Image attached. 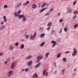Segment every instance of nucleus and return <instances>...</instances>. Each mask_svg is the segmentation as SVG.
<instances>
[{
  "label": "nucleus",
  "mask_w": 78,
  "mask_h": 78,
  "mask_svg": "<svg viewBox=\"0 0 78 78\" xmlns=\"http://www.w3.org/2000/svg\"><path fill=\"white\" fill-rule=\"evenodd\" d=\"M47 70L46 69H44L43 72V75L44 76H48V73H46Z\"/></svg>",
  "instance_id": "obj_1"
},
{
  "label": "nucleus",
  "mask_w": 78,
  "mask_h": 78,
  "mask_svg": "<svg viewBox=\"0 0 78 78\" xmlns=\"http://www.w3.org/2000/svg\"><path fill=\"white\" fill-rule=\"evenodd\" d=\"M77 54V51L76 50V49H74V51L72 53L73 56H75Z\"/></svg>",
  "instance_id": "obj_2"
},
{
  "label": "nucleus",
  "mask_w": 78,
  "mask_h": 78,
  "mask_svg": "<svg viewBox=\"0 0 78 78\" xmlns=\"http://www.w3.org/2000/svg\"><path fill=\"white\" fill-rule=\"evenodd\" d=\"M37 62H39L40 59H42V56L41 55L38 56L37 58Z\"/></svg>",
  "instance_id": "obj_3"
},
{
  "label": "nucleus",
  "mask_w": 78,
  "mask_h": 78,
  "mask_svg": "<svg viewBox=\"0 0 78 78\" xmlns=\"http://www.w3.org/2000/svg\"><path fill=\"white\" fill-rule=\"evenodd\" d=\"M36 32H35L34 35H31L30 36V39L31 40H34V38L36 37Z\"/></svg>",
  "instance_id": "obj_4"
},
{
  "label": "nucleus",
  "mask_w": 78,
  "mask_h": 78,
  "mask_svg": "<svg viewBox=\"0 0 78 78\" xmlns=\"http://www.w3.org/2000/svg\"><path fill=\"white\" fill-rule=\"evenodd\" d=\"M13 72V70H11L9 72H8L7 73L8 74V77H10V76H11V75H12V73Z\"/></svg>",
  "instance_id": "obj_5"
},
{
  "label": "nucleus",
  "mask_w": 78,
  "mask_h": 78,
  "mask_svg": "<svg viewBox=\"0 0 78 78\" xmlns=\"http://www.w3.org/2000/svg\"><path fill=\"white\" fill-rule=\"evenodd\" d=\"M16 65V63H15L13 62L12 63L11 65V69H13L15 67V66Z\"/></svg>",
  "instance_id": "obj_6"
},
{
  "label": "nucleus",
  "mask_w": 78,
  "mask_h": 78,
  "mask_svg": "<svg viewBox=\"0 0 78 78\" xmlns=\"http://www.w3.org/2000/svg\"><path fill=\"white\" fill-rule=\"evenodd\" d=\"M67 12L68 13H71L72 12V9L69 7H68L67 8Z\"/></svg>",
  "instance_id": "obj_7"
},
{
  "label": "nucleus",
  "mask_w": 78,
  "mask_h": 78,
  "mask_svg": "<svg viewBox=\"0 0 78 78\" xmlns=\"http://www.w3.org/2000/svg\"><path fill=\"white\" fill-rule=\"evenodd\" d=\"M51 43L53 44H54L53 45H52V47L53 48H54V47H55V45H56V42H55L54 41H51Z\"/></svg>",
  "instance_id": "obj_8"
},
{
  "label": "nucleus",
  "mask_w": 78,
  "mask_h": 78,
  "mask_svg": "<svg viewBox=\"0 0 78 78\" xmlns=\"http://www.w3.org/2000/svg\"><path fill=\"white\" fill-rule=\"evenodd\" d=\"M33 61H29L27 63V65L28 66H31V65Z\"/></svg>",
  "instance_id": "obj_9"
},
{
  "label": "nucleus",
  "mask_w": 78,
  "mask_h": 78,
  "mask_svg": "<svg viewBox=\"0 0 78 78\" xmlns=\"http://www.w3.org/2000/svg\"><path fill=\"white\" fill-rule=\"evenodd\" d=\"M9 49L11 51H12V50H13V47H12V45H10L9 46Z\"/></svg>",
  "instance_id": "obj_10"
},
{
  "label": "nucleus",
  "mask_w": 78,
  "mask_h": 78,
  "mask_svg": "<svg viewBox=\"0 0 78 78\" xmlns=\"http://www.w3.org/2000/svg\"><path fill=\"white\" fill-rule=\"evenodd\" d=\"M14 15L16 17H18L19 16L18 14H17V12H15L14 13Z\"/></svg>",
  "instance_id": "obj_11"
},
{
  "label": "nucleus",
  "mask_w": 78,
  "mask_h": 78,
  "mask_svg": "<svg viewBox=\"0 0 78 78\" xmlns=\"http://www.w3.org/2000/svg\"><path fill=\"white\" fill-rule=\"evenodd\" d=\"M40 65H41V62H39L35 66V68H37V67H39V66H40Z\"/></svg>",
  "instance_id": "obj_12"
},
{
  "label": "nucleus",
  "mask_w": 78,
  "mask_h": 78,
  "mask_svg": "<svg viewBox=\"0 0 78 78\" xmlns=\"http://www.w3.org/2000/svg\"><path fill=\"white\" fill-rule=\"evenodd\" d=\"M3 18L4 19V21L6 23V21H7V20H6V16H5L3 17Z\"/></svg>",
  "instance_id": "obj_13"
},
{
  "label": "nucleus",
  "mask_w": 78,
  "mask_h": 78,
  "mask_svg": "<svg viewBox=\"0 0 78 78\" xmlns=\"http://www.w3.org/2000/svg\"><path fill=\"white\" fill-rule=\"evenodd\" d=\"M18 17L19 19H21V18H23V17H24V16L23 15H19L18 16Z\"/></svg>",
  "instance_id": "obj_14"
},
{
  "label": "nucleus",
  "mask_w": 78,
  "mask_h": 78,
  "mask_svg": "<svg viewBox=\"0 0 78 78\" xmlns=\"http://www.w3.org/2000/svg\"><path fill=\"white\" fill-rule=\"evenodd\" d=\"M26 20H27V18L25 16H24L23 19V22H25Z\"/></svg>",
  "instance_id": "obj_15"
},
{
  "label": "nucleus",
  "mask_w": 78,
  "mask_h": 78,
  "mask_svg": "<svg viewBox=\"0 0 78 78\" xmlns=\"http://www.w3.org/2000/svg\"><path fill=\"white\" fill-rule=\"evenodd\" d=\"M33 78H37V74L36 73H35L33 76Z\"/></svg>",
  "instance_id": "obj_16"
},
{
  "label": "nucleus",
  "mask_w": 78,
  "mask_h": 78,
  "mask_svg": "<svg viewBox=\"0 0 78 78\" xmlns=\"http://www.w3.org/2000/svg\"><path fill=\"white\" fill-rule=\"evenodd\" d=\"M32 8L33 9H35L36 8V4H34L32 6Z\"/></svg>",
  "instance_id": "obj_17"
},
{
  "label": "nucleus",
  "mask_w": 78,
  "mask_h": 78,
  "mask_svg": "<svg viewBox=\"0 0 78 78\" xmlns=\"http://www.w3.org/2000/svg\"><path fill=\"white\" fill-rule=\"evenodd\" d=\"M61 55V53H60L58 54L57 55V58H59Z\"/></svg>",
  "instance_id": "obj_18"
},
{
  "label": "nucleus",
  "mask_w": 78,
  "mask_h": 78,
  "mask_svg": "<svg viewBox=\"0 0 78 78\" xmlns=\"http://www.w3.org/2000/svg\"><path fill=\"white\" fill-rule=\"evenodd\" d=\"M5 28V26L4 25L1 26L0 28V30H3Z\"/></svg>",
  "instance_id": "obj_19"
},
{
  "label": "nucleus",
  "mask_w": 78,
  "mask_h": 78,
  "mask_svg": "<svg viewBox=\"0 0 78 78\" xmlns=\"http://www.w3.org/2000/svg\"><path fill=\"white\" fill-rule=\"evenodd\" d=\"M52 25V23L51 22H49L48 24L47 25L48 27H50Z\"/></svg>",
  "instance_id": "obj_20"
},
{
  "label": "nucleus",
  "mask_w": 78,
  "mask_h": 78,
  "mask_svg": "<svg viewBox=\"0 0 78 78\" xmlns=\"http://www.w3.org/2000/svg\"><path fill=\"white\" fill-rule=\"evenodd\" d=\"M47 9V7H46L42 9L40 11V12H42V11H45V9Z\"/></svg>",
  "instance_id": "obj_21"
},
{
  "label": "nucleus",
  "mask_w": 78,
  "mask_h": 78,
  "mask_svg": "<svg viewBox=\"0 0 78 78\" xmlns=\"http://www.w3.org/2000/svg\"><path fill=\"white\" fill-rule=\"evenodd\" d=\"M24 48V44H21V45L20 47V48H21V49H22L23 48Z\"/></svg>",
  "instance_id": "obj_22"
},
{
  "label": "nucleus",
  "mask_w": 78,
  "mask_h": 78,
  "mask_svg": "<svg viewBox=\"0 0 78 78\" xmlns=\"http://www.w3.org/2000/svg\"><path fill=\"white\" fill-rule=\"evenodd\" d=\"M50 53L48 52L46 54L45 56L46 58H48V55H49Z\"/></svg>",
  "instance_id": "obj_23"
},
{
  "label": "nucleus",
  "mask_w": 78,
  "mask_h": 78,
  "mask_svg": "<svg viewBox=\"0 0 78 78\" xmlns=\"http://www.w3.org/2000/svg\"><path fill=\"white\" fill-rule=\"evenodd\" d=\"M64 31L65 32H67V27H65V28H64Z\"/></svg>",
  "instance_id": "obj_24"
},
{
  "label": "nucleus",
  "mask_w": 78,
  "mask_h": 78,
  "mask_svg": "<svg viewBox=\"0 0 78 78\" xmlns=\"http://www.w3.org/2000/svg\"><path fill=\"white\" fill-rule=\"evenodd\" d=\"M66 70L65 69H64L62 70V75H64V72H65V71Z\"/></svg>",
  "instance_id": "obj_25"
},
{
  "label": "nucleus",
  "mask_w": 78,
  "mask_h": 78,
  "mask_svg": "<svg viewBox=\"0 0 78 78\" xmlns=\"http://www.w3.org/2000/svg\"><path fill=\"white\" fill-rule=\"evenodd\" d=\"M31 58V55H30L26 58L27 59H30Z\"/></svg>",
  "instance_id": "obj_26"
},
{
  "label": "nucleus",
  "mask_w": 78,
  "mask_h": 78,
  "mask_svg": "<svg viewBox=\"0 0 78 78\" xmlns=\"http://www.w3.org/2000/svg\"><path fill=\"white\" fill-rule=\"evenodd\" d=\"M45 44V42H43L42 43L40 44V46L42 47V46H44V45Z\"/></svg>",
  "instance_id": "obj_27"
},
{
  "label": "nucleus",
  "mask_w": 78,
  "mask_h": 78,
  "mask_svg": "<svg viewBox=\"0 0 78 78\" xmlns=\"http://www.w3.org/2000/svg\"><path fill=\"white\" fill-rule=\"evenodd\" d=\"M47 4V3H44L41 6V7L43 8H44L45 6Z\"/></svg>",
  "instance_id": "obj_28"
},
{
  "label": "nucleus",
  "mask_w": 78,
  "mask_h": 78,
  "mask_svg": "<svg viewBox=\"0 0 78 78\" xmlns=\"http://www.w3.org/2000/svg\"><path fill=\"white\" fill-rule=\"evenodd\" d=\"M62 61L64 62H66V61H67V59L66 58H64L62 59Z\"/></svg>",
  "instance_id": "obj_29"
},
{
  "label": "nucleus",
  "mask_w": 78,
  "mask_h": 78,
  "mask_svg": "<svg viewBox=\"0 0 78 78\" xmlns=\"http://www.w3.org/2000/svg\"><path fill=\"white\" fill-rule=\"evenodd\" d=\"M30 3V2L29 1H27V2L26 3H24L23 4V5H27V4H28Z\"/></svg>",
  "instance_id": "obj_30"
},
{
  "label": "nucleus",
  "mask_w": 78,
  "mask_h": 78,
  "mask_svg": "<svg viewBox=\"0 0 78 78\" xmlns=\"http://www.w3.org/2000/svg\"><path fill=\"white\" fill-rule=\"evenodd\" d=\"M4 8H8V5H5L4 6Z\"/></svg>",
  "instance_id": "obj_31"
},
{
  "label": "nucleus",
  "mask_w": 78,
  "mask_h": 78,
  "mask_svg": "<svg viewBox=\"0 0 78 78\" xmlns=\"http://www.w3.org/2000/svg\"><path fill=\"white\" fill-rule=\"evenodd\" d=\"M78 13V11H76L74 12V14H77Z\"/></svg>",
  "instance_id": "obj_32"
},
{
  "label": "nucleus",
  "mask_w": 78,
  "mask_h": 78,
  "mask_svg": "<svg viewBox=\"0 0 78 78\" xmlns=\"http://www.w3.org/2000/svg\"><path fill=\"white\" fill-rule=\"evenodd\" d=\"M78 24H76V25H74V28H77L78 27Z\"/></svg>",
  "instance_id": "obj_33"
},
{
  "label": "nucleus",
  "mask_w": 78,
  "mask_h": 78,
  "mask_svg": "<svg viewBox=\"0 0 78 78\" xmlns=\"http://www.w3.org/2000/svg\"><path fill=\"white\" fill-rule=\"evenodd\" d=\"M45 34H41V37H44V36L45 35Z\"/></svg>",
  "instance_id": "obj_34"
},
{
  "label": "nucleus",
  "mask_w": 78,
  "mask_h": 78,
  "mask_svg": "<svg viewBox=\"0 0 78 78\" xmlns=\"http://www.w3.org/2000/svg\"><path fill=\"white\" fill-rule=\"evenodd\" d=\"M77 17V15H75L73 18V20H74L75 19H76Z\"/></svg>",
  "instance_id": "obj_35"
},
{
  "label": "nucleus",
  "mask_w": 78,
  "mask_h": 78,
  "mask_svg": "<svg viewBox=\"0 0 78 78\" xmlns=\"http://www.w3.org/2000/svg\"><path fill=\"white\" fill-rule=\"evenodd\" d=\"M30 37V35H26L25 36V37L26 38V39H28V37Z\"/></svg>",
  "instance_id": "obj_36"
},
{
  "label": "nucleus",
  "mask_w": 78,
  "mask_h": 78,
  "mask_svg": "<svg viewBox=\"0 0 78 78\" xmlns=\"http://www.w3.org/2000/svg\"><path fill=\"white\" fill-rule=\"evenodd\" d=\"M21 3H19L18 4L17 6V8H18V7L20 6V5H21Z\"/></svg>",
  "instance_id": "obj_37"
},
{
  "label": "nucleus",
  "mask_w": 78,
  "mask_h": 78,
  "mask_svg": "<svg viewBox=\"0 0 78 78\" xmlns=\"http://www.w3.org/2000/svg\"><path fill=\"white\" fill-rule=\"evenodd\" d=\"M15 45H16V46H18V45H19V43L17 42L15 44Z\"/></svg>",
  "instance_id": "obj_38"
},
{
  "label": "nucleus",
  "mask_w": 78,
  "mask_h": 78,
  "mask_svg": "<svg viewBox=\"0 0 78 78\" xmlns=\"http://www.w3.org/2000/svg\"><path fill=\"white\" fill-rule=\"evenodd\" d=\"M62 21H63V20H62V19H61L59 21V22H60V23H61V22H62Z\"/></svg>",
  "instance_id": "obj_39"
},
{
  "label": "nucleus",
  "mask_w": 78,
  "mask_h": 78,
  "mask_svg": "<svg viewBox=\"0 0 78 78\" xmlns=\"http://www.w3.org/2000/svg\"><path fill=\"white\" fill-rule=\"evenodd\" d=\"M21 12V11L20 10H19L18 12V15H19V14H20V13Z\"/></svg>",
  "instance_id": "obj_40"
},
{
  "label": "nucleus",
  "mask_w": 78,
  "mask_h": 78,
  "mask_svg": "<svg viewBox=\"0 0 78 78\" xmlns=\"http://www.w3.org/2000/svg\"><path fill=\"white\" fill-rule=\"evenodd\" d=\"M76 2H77V1H76L73 3V5H76Z\"/></svg>",
  "instance_id": "obj_41"
},
{
  "label": "nucleus",
  "mask_w": 78,
  "mask_h": 78,
  "mask_svg": "<svg viewBox=\"0 0 78 78\" xmlns=\"http://www.w3.org/2000/svg\"><path fill=\"white\" fill-rule=\"evenodd\" d=\"M70 53V51H66L65 52V53H66V54H67L68 53Z\"/></svg>",
  "instance_id": "obj_42"
},
{
  "label": "nucleus",
  "mask_w": 78,
  "mask_h": 78,
  "mask_svg": "<svg viewBox=\"0 0 78 78\" xmlns=\"http://www.w3.org/2000/svg\"><path fill=\"white\" fill-rule=\"evenodd\" d=\"M50 14V13L49 12H47L46 14H45V16H48V15H49Z\"/></svg>",
  "instance_id": "obj_43"
},
{
  "label": "nucleus",
  "mask_w": 78,
  "mask_h": 78,
  "mask_svg": "<svg viewBox=\"0 0 78 78\" xmlns=\"http://www.w3.org/2000/svg\"><path fill=\"white\" fill-rule=\"evenodd\" d=\"M29 70V69H28V68H27L26 69H25V72H28V71Z\"/></svg>",
  "instance_id": "obj_44"
},
{
  "label": "nucleus",
  "mask_w": 78,
  "mask_h": 78,
  "mask_svg": "<svg viewBox=\"0 0 78 78\" xmlns=\"http://www.w3.org/2000/svg\"><path fill=\"white\" fill-rule=\"evenodd\" d=\"M3 53L1 52L0 53V56H3Z\"/></svg>",
  "instance_id": "obj_45"
},
{
  "label": "nucleus",
  "mask_w": 78,
  "mask_h": 78,
  "mask_svg": "<svg viewBox=\"0 0 78 78\" xmlns=\"http://www.w3.org/2000/svg\"><path fill=\"white\" fill-rule=\"evenodd\" d=\"M50 28H51L50 27H48L47 29V30L48 31H49L50 30Z\"/></svg>",
  "instance_id": "obj_46"
},
{
  "label": "nucleus",
  "mask_w": 78,
  "mask_h": 78,
  "mask_svg": "<svg viewBox=\"0 0 78 78\" xmlns=\"http://www.w3.org/2000/svg\"><path fill=\"white\" fill-rule=\"evenodd\" d=\"M8 62V59H7L6 61L5 62V64H6Z\"/></svg>",
  "instance_id": "obj_47"
},
{
  "label": "nucleus",
  "mask_w": 78,
  "mask_h": 78,
  "mask_svg": "<svg viewBox=\"0 0 78 78\" xmlns=\"http://www.w3.org/2000/svg\"><path fill=\"white\" fill-rule=\"evenodd\" d=\"M53 11V8H51L50 10V11L51 12V11Z\"/></svg>",
  "instance_id": "obj_48"
},
{
  "label": "nucleus",
  "mask_w": 78,
  "mask_h": 78,
  "mask_svg": "<svg viewBox=\"0 0 78 78\" xmlns=\"http://www.w3.org/2000/svg\"><path fill=\"white\" fill-rule=\"evenodd\" d=\"M62 33V29H61L60 31L59 32V33Z\"/></svg>",
  "instance_id": "obj_49"
},
{
  "label": "nucleus",
  "mask_w": 78,
  "mask_h": 78,
  "mask_svg": "<svg viewBox=\"0 0 78 78\" xmlns=\"http://www.w3.org/2000/svg\"><path fill=\"white\" fill-rule=\"evenodd\" d=\"M25 70L24 69H22V72H23L24 71H25Z\"/></svg>",
  "instance_id": "obj_50"
},
{
  "label": "nucleus",
  "mask_w": 78,
  "mask_h": 78,
  "mask_svg": "<svg viewBox=\"0 0 78 78\" xmlns=\"http://www.w3.org/2000/svg\"><path fill=\"white\" fill-rule=\"evenodd\" d=\"M60 14H61V13H58V16H59L60 15Z\"/></svg>",
  "instance_id": "obj_51"
},
{
  "label": "nucleus",
  "mask_w": 78,
  "mask_h": 78,
  "mask_svg": "<svg viewBox=\"0 0 78 78\" xmlns=\"http://www.w3.org/2000/svg\"><path fill=\"white\" fill-rule=\"evenodd\" d=\"M21 41L22 42H23V41H24V40H23V39H22V40H21Z\"/></svg>",
  "instance_id": "obj_52"
},
{
  "label": "nucleus",
  "mask_w": 78,
  "mask_h": 78,
  "mask_svg": "<svg viewBox=\"0 0 78 78\" xmlns=\"http://www.w3.org/2000/svg\"><path fill=\"white\" fill-rule=\"evenodd\" d=\"M76 68H75L74 70L75 71H76Z\"/></svg>",
  "instance_id": "obj_53"
},
{
  "label": "nucleus",
  "mask_w": 78,
  "mask_h": 78,
  "mask_svg": "<svg viewBox=\"0 0 78 78\" xmlns=\"http://www.w3.org/2000/svg\"><path fill=\"white\" fill-rule=\"evenodd\" d=\"M1 24H2V25L3 24V22H1Z\"/></svg>",
  "instance_id": "obj_54"
},
{
  "label": "nucleus",
  "mask_w": 78,
  "mask_h": 78,
  "mask_svg": "<svg viewBox=\"0 0 78 78\" xmlns=\"http://www.w3.org/2000/svg\"><path fill=\"white\" fill-rule=\"evenodd\" d=\"M54 32H55V31L54 30H53L52 32V33H54Z\"/></svg>",
  "instance_id": "obj_55"
},
{
  "label": "nucleus",
  "mask_w": 78,
  "mask_h": 78,
  "mask_svg": "<svg viewBox=\"0 0 78 78\" xmlns=\"http://www.w3.org/2000/svg\"><path fill=\"white\" fill-rule=\"evenodd\" d=\"M38 7H39V8H40V7H41V6L39 5Z\"/></svg>",
  "instance_id": "obj_56"
},
{
  "label": "nucleus",
  "mask_w": 78,
  "mask_h": 78,
  "mask_svg": "<svg viewBox=\"0 0 78 78\" xmlns=\"http://www.w3.org/2000/svg\"><path fill=\"white\" fill-rule=\"evenodd\" d=\"M54 64L55 65H56V62H55Z\"/></svg>",
  "instance_id": "obj_57"
},
{
  "label": "nucleus",
  "mask_w": 78,
  "mask_h": 78,
  "mask_svg": "<svg viewBox=\"0 0 78 78\" xmlns=\"http://www.w3.org/2000/svg\"><path fill=\"white\" fill-rule=\"evenodd\" d=\"M36 0H33V1H35Z\"/></svg>",
  "instance_id": "obj_58"
},
{
  "label": "nucleus",
  "mask_w": 78,
  "mask_h": 78,
  "mask_svg": "<svg viewBox=\"0 0 78 78\" xmlns=\"http://www.w3.org/2000/svg\"><path fill=\"white\" fill-rule=\"evenodd\" d=\"M39 5H41V4H39Z\"/></svg>",
  "instance_id": "obj_59"
},
{
  "label": "nucleus",
  "mask_w": 78,
  "mask_h": 78,
  "mask_svg": "<svg viewBox=\"0 0 78 78\" xmlns=\"http://www.w3.org/2000/svg\"><path fill=\"white\" fill-rule=\"evenodd\" d=\"M56 66H55V67H56Z\"/></svg>",
  "instance_id": "obj_60"
},
{
  "label": "nucleus",
  "mask_w": 78,
  "mask_h": 78,
  "mask_svg": "<svg viewBox=\"0 0 78 78\" xmlns=\"http://www.w3.org/2000/svg\"><path fill=\"white\" fill-rule=\"evenodd\" d=\"M55 72H56V70H55Z\"/></svg>",
  "instance_id": "obj_61"
},
{
  "label": "nucleus",
  "mask_w": 78,
  "mask_h": 78,
  "mask_svg": "<svg viewBox=\"0 0 78 78\" xmlns=\"http://www.w3.org/2000/svg\"><path fill=\"white\" fill-rule=\"evenodd\" d=\"M57 0V1H58V0Z\"/></svg>",
  "instance_id": "obj_62"
},
{
  "label": "nucleus",
  "mask_w": 78,
  "mask_h": 78,
  "mask_svg": "<svg viewBox=\"0 0 78 78\" xmlns=\"http://www.w3.org/2000/svg\"><path fill=\"white\" fill-rule=\"evenodd\" d=\"M40 30H41V28H40Z\"/></svg>",
  "instance_id": "obj_63"
},
{
  "label": "nucleus",
  "mask_w": 78,
  "mask_h": 78,
  "mask_svg": "<svg viewBox=\"0 0 78 78\" xmlns=\"http://www.w3.org/2000/svg\"><path fill=\"white\" fill-rule=\"evenodd\" d=\"M77 25H78V23L77 24Z\"/></svg>",
  "instance_id": "obj_64"
}]
</instances>
